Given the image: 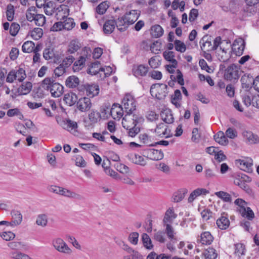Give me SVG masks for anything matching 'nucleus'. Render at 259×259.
I'll list each match as a JSON object with an SVG mask.
<instances>
[{"label": "nucleus", "instance_id": "1", "mask_svg": "<svg viewBox=\"0 0 259 259\" xmlns=\"http://www.w3.org/2000/svg\"><path fill=\"white\" fill-rule=\"evenodd\" d=\"M144 119L141 116L127 113L122 120V125L125 129L128 130V135L134 137L140 132L141 125Z\"/></svg>", "mask_w": 259, "mask_h": 259}, {"label": "nucleus", "instance_id": "2", "mask_svg": "<svg viewBox=\"0 0 259 259\" xmlns=\"http://www.w3.org/2000/svg\"><path fill=\"white\" fill-rule=\"evenodd\" d=\"M41 87L50 92L53 97H59L63 93V87L56 81L53 77H46L41 82Z\"/></svg>", "mask_w": 259, "mask_h": 259}, {"label": "nucleus", "instance_id": "3", "mask_svg": "<svg viewBox=\"0 0 259 259\" xmlns=\"http://www.w3.org/2000/svg\"><path fill=\"white\" fill-rule=\"evenodd\" d=\"M26 16L28 21H34L38 26H42L45 24L46 17L43 14H38L34 7H31L26 11Z\"/></svg>", "mask_w": 259, "mask_h": 259}, {"label": "nucleus", "instance_id": "4", "mask_svg": "<svg viewBox=\"0 0 259 259\" xmlns=\"http://www.w3.org/2000/svg\"><path fill=\"white\" fill-rule=\"evenodd\" d=\"M92 50L89 47H84L82 49L80 56L75 61L73 65L72 69L74 72H78L85 65V61L91 57Z\"/></svg>", "mask_w": 259, "mask_h": 259}, {"label": "nucleus", "instance_id": "5", "mask_svg": "<svg viewBox=\"0 0 259 259\" xmlns=\"http://www.w3.org/2000/svg\"><path fill=\"white\" fill-rule=\"evenodd\" d=\"M234 203L238 206L237 210L241 215L249 220H252L254 218V214L251 209L247 207L246 202L242 199H237Z\"/></svg>", "mask_w": 259, "mask_h": 259}, {"label": "nucleus", "instance_id": "6", "mask_svg": "<svg viewBox=\"0 0 259 259\" xmlns=\"http://www.w3.org/2000/svg\"><path fill=\"white\" fill-rule=\"evenodd\" d=\"M150 92L151 95L155 96L157 99H164L168 93L167 85L163 83L153 84L151 87Z\"/></svg>", "mask_w": 259, "mask_h": 259}, {"label": "nucleus", "instance_id": "7", "mask_svg": "<svg viewBox=\"0 0 259 259\" xmlns=\"http://www.w3.org/2000/svg\"><path fill=\"white\" fill-rule=\"evenodd\" d=\"M122 107L127 113H132L136 110V103L134 97L127 94L124 97L122 101Z\"/></svg>", "mask_w": 259, "mask_h": 259}, {"label": "nucleus", "instance_id": "8", "mask_svg": "<svg viewBox=\"0 0 259 259\" xmlns=\"http://www.w3.org/2000/svg\"><path fill=\"white\" fill-rule=\"evenodd\" d=\"M144 156L152 160H161L163 157V154L161 150L153 148H146L143 151Z\"/></svg>", "mask_w": 259, "mask_h": 259}, {"label": "nucleus", "instance_id": "9", "mask_svg": "<svg viewBox=\"0 0 259 259\" xmlns=\"http://www.w3.org/2000/svg\"><path fill=\"white\" fill-rule=\"evenodd\" d=\"M52 244L54 248L60 252L70 254L72 252L71 249L67 244L60 238L54 239L52 241Z\"/></svg>", "mask_w": 259, "mask_h": 259}, {"label": "nucleus", "instance_id": "10", "mask_svg": "<svg viewBox=\"0 0 259 259\" xmlns=\"http://www.w3.org/2000/svg\"><path fill=\"white\" fill-rule=\"evenodd\" d=\"M156 136L160 137L168 138L172 136V134L171 130L165 123H160L157 125L156 128L154 130Z\"/></svg>", "mask_w": 259, "mask_h": 259}, {"label": "nucleus", "instance_id": "11", "mask_svg": "<svg viewBox=\"0 0 259 259\" xmlns=\"http://www.w3.org/2000/svg\"><path fill=\"white\" fill-rule=\"evenodd\" d=\"M235 163L242 170L248 172L252 171L253 160L250 157H244L242 159H237L235 160Z\"/></svg>", "mask_w": 259, "mask_h": 259}, {"label": "nucleus", "instance_id": "12", "mask_svg": "<svg viewBox=\"0 0 259 259\" xmlns=\"http://www.w3.org/2000/svg\"><path fill=\"white\" fill-rule=\"evenodd\" d=\"M79 91L84 92L89 97L92 98L97 95L99 93V86L96 84H84L79 87Z\"/></svg>", "mask_w": 259, "mask_h": 259}, {"label": "nucleus", "instance_id": "13", "mask_svg": "<svg viewBox=\"0 0 259 259\" xmlns=\"http://www.w3.org/2000/svg\"><path fill=\"white\" fill-rule=\"evenodd\" d=\"M239 71L237 66L234 64L229 66L225 70L224 77L226 79L232 80L239 78Z\"/></svg>", "mask_w": 259, "mask_h": 259}, {"label": "nucleus", "instance_id": "14", "mask_svg": "<svg viewBox=\"0 0 259 259\" xmlns=\"http://www.w3.org/2000/svg\"><path fill=\"white\" fill-rule=\"evenodd\" d=\"M76 107L80 111L86 112L89 110L92 107L91 100L87 97L81 98L77 102Z\"/></svg>", "mask_w": 259, "mask_h": 259}, {"label": "nucleus", "instance_id": "15", "mask_svg": "<svg viewBox=\"0 0 259 259\" xmlns=\"http://www.w3.org/2000/svg\"><path fill=\"white\" fill-rule=\"evenodd\" d=\"M141 11L138 10H133L129 12H126L123 15L125 21L127 22V24L130 25L134 23L140 16Z\"/></svg>", "mask_w": 259, "mask_h": 259}, {"label": "nucleus", "instance_id": "16", "mask_svg": "<svg viewBox=\"0 0 259 259\" xmlns=\"http://www.w3.org/2000/svg\"><path fill=\"white\" fill-rule=\"evenodd\" d=\"M59 195L77 200H81L83 199V197L80 194L63 187L62 188Z\"/></svg>", "mask_w": 259, "mask_h": 259}, {"label": "nucleus", "instance_id": "17", "mask_svg": "<svg viewBox=\"0 0 259 259\" xmlns=\"http://www.w3.org/2000/svg\"><path fill=\"white\" fill-rule=\"evenodd\" d=\"M123 107L118 104H114L111 108V116L115 120L120 119L123 116Z\"/></svg>", "mask_w": 259, "mask_h": 259}, {"label": "nucleus", "instance_id": "18", "mask_svg": "<svg viewBox=\"0 0 259 259\" xmlns=\"http://www.w3.org/2000/svg\"><path fill=\"white\" fill-rule=\"evenodd\" d=\"M246 142L249 144H257L259 143V137L252 132L244 131L242 133Z\"/></svg>", "mask_w": 259, "mask_h": 259}, {"label": "nucleus", "instance_id": "19", "mask_svg": "<svg viewBox=\"0 0 259 259\" xmlns=\"http://www.w3.org/2000/svg\"><path fill=\"white\" fill-rule=\"evenodd\" d=\"M216 224L220 229H227L230 226V221L228 218L227 214H222L221 216L217 219Z\"/></svg>", "mask_w": 259, "mask_h": 259}, {"label": "nucleus", "instance_id": "20", "mask_svg": "<svg viewBox=\"0 0 259 259\" xmlns=\"http://www.w3.org/2000/svg\"><path fill=\"white\" fill-rule=\"evenodd\" d=\"M69 10L67 6L61 5L57 8V12L56 13V17L57 20L61 21H64L69 15Z\"/></svg>", "mask_w": 259, "mask_h": 259}, {"label": "nucleus", "instance_id": "21", "mask_svg": "<svg viewBox=\"0 0 259 259\" xmlns=\"http://www.w3.org/2000/svg\"><path fill=\"white\" fill-rule=\"evenodd\" d=\"M234 252V254L235 255L239 258H241L242 257L244 256L246 254V249L245 245L242 243H238L235 244Z\"/></svg>", "mask_w": 259, "mask_h": 259}, {"label": "nucleus", "instance_id": "22", "mask_svg": "<svg viewBox=\"0 0 259 259\" xmlns=\"http://www.w3.org/2000/svg\"><path fill=\"white\" fill-rule=\"evenodd\" d=\"M213 240V237L208 231H205L200 235L198 241L203 245H210Z\"/></svg>", "mask_w": 259, "mask_h": 259}, {"label": "nucleus", "instance_id": "23", "mask_svg": "<svg viewBox=\"0 0 259 259\" xmlns=\"http://www.w3.org/2000/svg\"><path fill=\"white\" fill-rule=\"evenodd\" d=\"M177 214L174 212L172 208H169L165 212L163 223L164 225L171 224L177 218Z\"/></svg>", "mask_w": 259, "mask_h": 259}, {"label": "nucleus", "instance_id": "24", "mask_svg": "<svg viewBox=\"0 0 259 259\" xmlns=\"http://www.w3.org/2000/svg\"><path fill=\"white\" fill-rule=\"evenodd\" d=\"M209 193V191L204 188H198L194 190L190 195L188 201L189 203H192L197 197L204 195H205Z\"/></svg>", "mask_w": 259, "mask_h": 259}, {"label": "nucleus", "instance_id": "25", "mask_svg": "<svg viewBox=\"0 0 259 259\" xmlns=\"http://www.w3.org/2000/svg\"><path fill=\"white\" fill-rule=\"evenodd\" d=\"M148 71V68L143 65L135 66L133 68L134 75L137 77L145 76Z\"/></svg>", "mask_w": 259, "mask_h": 259}, {"label": "nucleus", "instance_id": "26", "mask_svg": "<svg viewBox=\"0 0 259 259\" xmlns=\"http://www.w3.org/2000/svg\"><path fill=\"white\" fill-rule=\"evenodd\" d=\"M202 255L204 259H216L218 253L214 248L209 247L203 251Z\"/></svg>", "mask_w": 259, "mask_h": 259}, {"label": "nucleus", "instance_id": "27", "mask_svg": "<svg viewBox=\"0 0 259 259\" xmlns=\"http://www.w3.org/2000/svg\"><path fill=\"white\" fill-rule=\"evenodd\" d=\"M79 78L75 76L72 75L68 77L65 81V85L69 88H75L79 84Z\"/></svg>", "mask_w": 259, "mask_h": 259}, {"label": "nucleus", "instance_id": "28", "mask_svg": "<svg viewBox=\"0 0 259 259\" xmlns=\"http://www.w3.org/2000/svg\"><path fill=\"white\" fill-rule=\"evenodd\" d=\"M12 220V227H15L20 225L22 221V215L19 211L13 210L11 212Z\"/></svg>", "mask_w": 259, "mask_h": 259}, {"label": "nucleus", "instance_id": "29", "mask_svg": "<svg viewBox=\"0 0 259 259\" xmlns=\"http://www.w3.org/2000/svg\"><path fill=\"white\" fill-rule=\"evenodd\" d=\"M77 100L76 95L72 92L65 94L63 98V101L70 106L74 105L76 102Z\"/></svg>", "mask_w": 259, "mask_h": 259}, {"label": "nucleus", "instance_id": "30", "mask_svg": "<svg viewBox=\"0 0 259 259\" xmlns=\"http://www.w3.org/2000/svg\"><path fill=\"white\" fill-rule=\"evenodd\" d=\"M80 48V44L76 40H72L68 46L66 51L67 55L72 54L77 52Z\"/></svg>", "mask_w": 259, "mask_h": 259}, {"label": "nucleus", "instance_id": "31", "mask_svg": "<svg viewBox=\"0 0 259 259\" xmlns=\"http://www.w3.org/2000/svg\"><path fill=\"white\" fill-rule=\"evenodd\" d=\"M116 21L114 20H109L105 22L103 26V31L105 34L111 33L115 29Z\"/></svg>", "mask_w": 259, "mask_h": 259}, {"label": "nucleus", "instance_id": "32", "mask_svg": "<svg viewBox=\"0 0 259 259\" xmlns=\"http://www.w3.org/2000/svg\"><path fill=\"white\" fill-rule=\"evenodd\" d=\"M253 78L249 74H245L241 78V81L243 88L248 89L251 87L252 85V82Z\"/></svg>", "mask_w": 259, "mask_h": 259}, {"label": "nucleus", "instance_id": "33", "mask_svg": "<svg viewBox=\"0 0 259 259\" xmlns=\"http://www.w3.org/2000/svg\"><path fill=\"white\" fill-rule=\"evenodd\" d=\"M214 139L216 142L222 145H227L229 143L226 135L222 131L219 132L214 136Z\"/></svg>", "mask_w": 259, "mask_h": 259}, {"label": "nucleus", "instance_id": "34", "mask_svg": "<svg viewBox=\"0 0 259 259\" xmlns=\"http://www.w3.org/2000/svg\"><path fill=\"white\" fill-rule=\"evenodd\" d=\"M244 41L242 38H238L235 40L233 44L232 49L237 52L238 54H242L244 49Z\"/></svg>", "mask_w": 259, "mask_h": 259}, {"label": "nucleus", "instance_id": "35", "mask_svg": "<svg viewBox=\"0 0 259 259\" xmlns=\"http://www.w3.org/2000/svg\"><path fill=\"white\" fill-rule=\"evenodd\" d=\"M160 115L162 120L166 123H171L174 121V117L171 112L168 109L162 111Z\"/></svg>", "mask_w": 259, "mask_h": 259}, {"label": "nucleus", "instance_id": "36", "mask_svg": "<svg viewBox=\"0 0 259 259\" xmlns=\"http://www.w3.org/2000/svg\"><path fill=\"white\" fill-rule=\"evenodd\" d=\"M32 89V83L26 82L23 83L18 89V95H27Z\"/></svg>", "mask_w": 259, "mask_h": 259}, {"label": "nucleus", "instance_id": "37", "mask_svg": "<svg viewBox=\"0 0 259 259\" xmlns=\"http://www.w3.org/2000/svg\"><path fill=\"white\" fill-rule=\"evenodd\" d=\"M164 30L159 25H155L151 28V34L155 38L161 37L163 34Z\"/></svg>", "mask_w": 259, "mask_h": 259}, {"label": "nucleus", "instance_id": "38", "mask_svg": "<svg viewBox=\"0 0 259 259\" xmlns=\"http://www.w3.org/2000/svg\"><path fill=\"white\" fill-rule=\"evenodd\" d=\"M131 160L136 164L144 166L146 164V159L142 156L138 154H131L130 155Z\"/></svg>", "mask_w": 259, "mask_h": 259}, {"label": "nucleus", "instance_id": "39", "mask_svg": "<svg viewBox=\"0 0 259 259\" xmlns=\"http://www.w3.org/2000/svg\"><path fill=\"white\" fill-rule=\"evenodd\" d=\"M101 69L100 63L98 61H96L91 64L88 70V73L91 75H96L97 73L100 74Z\"/></svg>", "mask_w": 259, "mask_h": 259}, {"label": "nucleus", "instance_id": "40", "mask_svg": "<svg viewBox=\"0 0 259 259\" xmlns=\"http://www.w3.org/2000/svg\"><path fill=\"white\" fill-rule=\"evenodd\" d=\"M62 127L67 131H71L77 127V124L75 121L70 119L63 120L61 124Z\"/></svg>", "mask_w": 259, "mask_h": 259}, {"label": "nucleus", "instance_id": "41", "mask_svg": "<svg viewBox=\"0 0 259 259\" xmlns=\"http://www.w3.org/2000/svg\"><path fill=\"white\" fill-rule=\"evenodd\" d=\"M164 226L165 227V233H166L167 237L171 240H176V235L177 233L171 224L164 225Z\"/></svg>", "mask_w": 259, "mask_h": 259}, {"label": "nucleus", "instance_id": "42", "mask_svg": "<svg viewBox=\"0 0 259 259\" xmlns=\"http://www.w3.org/2000/svg\"><path fill=\"white\" fill-rule=\"evenodd\" d=\"M116 25L120 31H124L130 25V24H127V22L125 21L124 17L123 16L118 19L117 22H116Z\"/></svg>", "mask_w": 259, "mask_h": 259}, {"label": "nucleus", "instance_id": "43", "mask_svg": "<svg viewBox=\"0 0 259 259\" xmlns=\"http://www.w3.org/2000/svg\"><path fill=\"white\" fill-rule=\"evenodd\" d=\"M7 115L9 117L16 116L18 119L21 120L24 118V116L22 112L17 108L8 110L7 112Z\"/></svg>", "mask_w": 259, "mask_h": 259}, {"label": "nucleus", "instance_id": "44", "mask_svg": "<svg viewBox=\"0 0 259 259\" xmlns=\"http://www.w3.org/2000/svg\"><path fill=\"white\" fill-rule=\"evenodd\" d=\"M163 57L169 63H178V61L175 59V53L173 51H164L163 53Z\"/></svg>", "mask_w": 259, "mask_h": 259}, {"label": "nucleus", "instance_id": "45", "mask_svg": "<svg viewBox=\"0 0 259 259\" xmlns=\"http://www.w3.org/2000/svg\"><path fill=\"white\" fill-rule=\"evenodd\" d=\"M43 57L47 60L55 61V53L51 48H46L43 52Z\"/></svg>", "mask_w": 259, "mask_h": 259}, {"label": "nucleus", "instance_id": "46", "mask_svg": "<svg viewBox=\"0 0 259 259\" xmlns=\"http://www.w3.org/2000/svg\"><path fill=\"white\" fill-rule=\"evenodd\" d=\"M101 118V114L100 112L95 111H91L89 114V119L90 122L93 123H97Z\"/></svg>", "mask_w": 259, "mask_h": 259}, {"label": "nucleus", "instance_id": "47", "mask_svg": "<svg viewBox=\"0 0 259 259\" xmlns=\"http://www.w3.org/2000/svg\"><path fill=\"white\" fill-rule=\"evenodd\" d=\"M22 51L24 53H30L34 50V43L32 41L25 42L22 47Z\"/></svg>", "mask_w": 259, "mask_h": 259}, {"label": "nucleus", "instance_id": "48", "mask_svg": "<svg viewBox=\"0 0 259 259\" xmlns=\"http://www.w3.org/2000/svg\"><path fill=\"white\" fill-rule=\"evenodd\" d=\"M36 224L38 226L46 227L48 224V217L45 214H40L37 215L36 219Z\"/></svg>", "mask_w": 259, "mask_h": 259}, {"label": "nucleus", "instance_id": "49", "mask_svg": "<svg viewBox=\"0 0 259 259\" xmlns=\"http://www.w3.org/2000/svg\"><path fill=\"white\" fill-rule=\"evenodd\" d=\"M29 34L33 39L38 40L42 36V29L40 28H35L33 30L29 32Z\"/></svg>", "mask_w": 259, "mask_h": 259}, {"label": "nucleus", "instance_id": "50", "mask_svg": "<svg viewBox=\"0 0 259 259\" xmlns=\"http://www.w3.org/2000/svg\"><path fill=\"white\" fill-rule=\"evenodd\" d=\"M215 195L226 202H231L232 199L230 194L224 191H219L214 193Z\"/></svg>", "mask_w": 259, "mask_h": 259}, {"label": "nucleus", "instance_id": "51", "mask_svg": "<svg viewBox=\"0 0 259 259\" xmlns=\"http://www.w3.org/2000/svg\"><path fill=\"white\" fill-rule=\"evenodd\" d=\"M62 22L64 29L67 30H71L75 25L74 20L71 18H66Z\"/></svg>", "mask_w": 259, "mask_h": 259}, {"label": "nucleus", "instance_id": "52", "mask_svg": "<svg viewBox=\"0 0 259 259\" xmlns=\"http://www.w3.org/2000/svg\"><path fill=\"white\" fill-rule=\"evenodd\" d=\"M148 63L150 67L152 68H158L161 64L160 57L155 56L151 57L149 60Z\"/></svg>", "mask_w": 259, "mask_h": 259}, {"label": "nucleus", "instance_id": "53", "mask_svg": "<svg viewBox=\"0 0 259 259\" xmlns=\"http://www.w3.org/2000/svg\"><path fill=\"white\" fill-rule=\"evenodd\" d=\"M142 239L143 245L146 248L149 249L152 248L151 240L148 234L144 233L142 236Z\"/></svg>", "mask_w": 259, "mask_h": 259}, {"label": "nucleus", "instance_id": "54", "mask_svg": "<svg viewBox=\"0 0 259 259\" xmlns=\"http://www.w3.org/2000/svg\"><path fill=\"white\" fill-rule=\"evenodd\" d=\"M182 99V94L179 90H175L174 94L171 96V102L172 104L177 106L179 105V101Z\"/></svg>", "mask_w": 259, "mask_h": 259}, {"label": "nucleus", "instance_id": "55", "mask_svg": "<svg viewBox=\"0 0 259 259\" xmlns=\"http://www.w3.org/2000/svg\"><path fill=\"white\" fill-rule=\"evenodd\" d=\"M175 50L180 53H184L186 50L185 44L179 40H176L174 41Z\"/></svg>", "mask_w": 259, "mask_h": 259}, {"label": "nucleus", "instance_id": "56", "mask_svg": "<svg viewBox=\"0 0 259 259\" xmlns=\"http://www.w3.org/2000/svg\"><path fill=\"white\" fill-rule=\"evenodd\" d=\"M45 13L47 15H51L54 12V4L51 2H49L43 5Z\"/></svg>", "mask_w": 259, "mask_h": 259}, {"label": "nucleus", "instance_id": "57", "mask_svg": "<svg viewBox=\"0 0 259 259\" xmlns=\"http://www.w3.org/2000/svg\"><path fill=\"white\" fill-rule=\"evenodd\" d=\"M150 47L152 53L155 54H158L160 51L161 44L158 41L156 40L151 44Z\"/></svg>", "mask_w": 259, "mask_h": 259}, {"label": "nucleus", "instance_id": "58", "mask_svg": "<svg viewBox=\"0 0 259 259\" xmlns=\"http://www.w3.org/2000/svg\"><path fill=\"white\" fill-rule=\"evenodd\" d=\"M14 7L11 4H9L7 6V9L6 11V16L7 20L9 21H12L14 18Z\"/></svg>", "mask_w": 259, "mask_h": 259}, {"label": "nucleus", "instance_id": "59", "mask_svg": "<svg viewBox=\"0 0 259 259\" xmlns=\"http://www.w3.org/2000/svg\"><path fill=\"white\" fill-rule=\"evenodd\" d=\"M75 165L81 167H84L87 165V162L84 160L82 156L79 155H76L75 156Z\"/></svg>", "mask_w": 259, "mask_h": 259}, {"label": "nucleus", "instance_id": "60", "mask_svg": "<svg viewBox=\"0 0 259 259\" xmlns=\"http://www.w3.org/2000/svg\"><path fill=\"white\" fill-rule=\"evenodd\" d=\"M15 74H16L17 79L20 81H22L26 77L25 70L22 68H19L17 71H15Z\"/></svg>", "mask_w": 259, "mask_h": 259}, {"label": "nucleus", "instance_id": "61", "mask_svg": "<svg viewBox=\"0 0 259 259\" xmlns=\"http://www.w3.org/2000/svg\"><path fill=\"white\" fill-rule=\"evenodd\" d=\"M108 8V5L106 2L101 3L96 8V12L99 14H104Z\"/></svg>", "mask_w": 259, "mask_h": 259}, {"label": "nucleus", "instance_id": "62", "mask_svg": "<svg viewBox=\"0 0 259 259\" xmlns=\"http://www.w3.org/2000/svg\"><path fill=\"white\" fill-rule=\"evenodd\" d=\"M11 256L14 259H29L27 255L17 251H14L11 253Z\"/></svg>", "mask_w": 259, "mask_h": 259}, {"label": "nucleus", "instance_id": "63", "mask_svg": "<svg viewBox=\"0 0 259 259\" xmlns=\"http://www.w3.org/2000/svg\"><path fill=\"white\" fill-rule=\"evenodd\" d=\"M225 135L226 137L233 139L237 137V132L235 129L229 127L226 130Z\"/></svg>", "mask_w": 259, "mask_h": 259}, {"label": "nucleus", "instance_id": "64", "mask_svg": "<svg viewBox=\"0 0 259 259\" xmlns=\"http://www.w3.org/2000/svg\"><path fill=\"white\" fill-rule=\"evenodd\" d=\"M74 60V58L72 56L69 55L63 59L61 64L66 68L71 65Z\"/></svg>", "mask_w": 259, "mask_h": 259}]
</instances>
